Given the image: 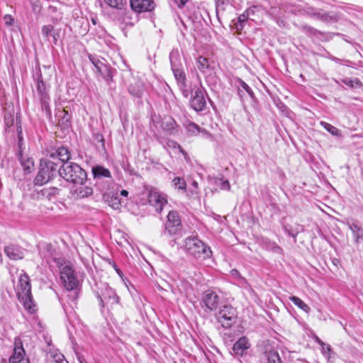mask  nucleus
Listing matches in <instances>:
<instances>
[{
	"mask_svg": "<svg viewBox=\"0 0 363 363\" xmlns=\"http://www.w3.org/2000/svg\"><path fill=\"white\" fill-rule=\"evenodd\" d=\"M107 262H108V264L111 265L113 268V269H115L116 272L120 277H122L123 273H122L121 270L118 268V267L117 266L116 262L114 261L111 260V259H107Z\"/></svg>",
	"mask_w": 363,
	"mask_h": 363,
	"instance_id": "nucleus-49",
	"label": "nucleus"
},
{
	"mask_svg": "<svg viewBox=\"0 0 363 363\" xmlns=\"http://www.w3.org/2000/svg\"><path fill=\"white\" fill-rule=\"evenodd\" d=\"M267 363H283L278 352L270 350L265 352Z\"/></svg>",
	"mask_w": 363,
	"mask_h": 363,
	"instance_id": "nucleus-34",
	"label": "nucleus"
},
{
	"mask_svg": "<svg viewBox=\"0 0 363 363\" xmlns=\"http://www.w3.org/2000/svg\"><path fill=\"white\" fill-rule=\"evenodd\" d=\"M331 60L335 62H337V63H340L341 62V60L337 58V57H331Z\"/></svg>",
	"mask_w": 363,
	"mask_h": 363,
	"instance_id": "nucleus-64",
	"label": "nucleus"
},
{
	"mask_svg": "<svg viewBox=\"0 0 363 363\" xmlns=\"http://www.w3.org/2000/svg\"><path fill=\"white\" fill-rule=\"evenodd\" d=\"M230 273L233 276H237L238 277H241L240 272L235 269H232L230 271Z\"/></svg>",
	"mask_w": 363,
	"mask_h": 363,
	"instance_id": "nucleus-60",
	"label": "nucleus"
},
{
	"mask_svg": "<svg viewBox=\"0 0 363 363\" xmlns=\"http://www.w3.org/2000/svg\"><path fill=\"white\" fill-rule=\"evenodd\" d=\"M94 139L99 143H101V146L102 150H105V141L104 136L101 134H96L94 136Z\"/></svg>",
	"mask_w": 363,
	"mask_h": 363,
	"instance_id": "nucleus-51",
	"label": "nucleus"
},
{
	"mask_svg": "<svg viewBox=\"0 0 363 363\" xmlns=\"http://www.w3.org/2000/svg\"><path fill=\"white\" fill-rule=\"evenodd\" d=\"M342 82L350 86V87H354L356 85H359L361 84V82L358 79H345L342 80Z\"/></svg>",
	"mask_w": 363,
	"mask_h": 363,
	"instance_id": "nucleus-47",
	"label": "nucleus"
},
{
	"mask_svg": "<svg viewBox=\"0 0 363 363\" xmlns=\"http://www.w3.org/2000/svg\"><path fill=\"white\" fill-rule=\"evenodd\" d=\"M147 200L150 205L155 207L157 213H161L163 207L167 204V196L153 187L148 191Z\"/></svg>",
	"mask_w": 363,
	"mask_h": 363,
	"instance_id": "nucleus-10",
	"label": "nucleus"
},
{
	"mask_svg": "<svg viewBox=\"0 0 363 363\" xmlns=\"http://www.w3.org/2000/svg\"><path fill=\"white\" fill-rule=\"evenodd\" d=\"M172 186L178 191H182L184 192L186 190V182L183 177H174L172 181Z\"/></svg>",
	"mask_w": 363,
	"mask_h": 363,
	"instance_id": "nucleus-33",
	"label": "nucleus"
},
{
	"mask_svg": "<svg viewBox=\"0 0 363 363\" xmlns=\"http://www.w3.org/2000/svg\"><path fill=\"white\" fill-rule=\"evenodd\" d=\"M182 225L179 213L177 211H170L167 216L164 228L161 233L162 237L168 238L181 233Z\"/></svg>",
	"mask_w": 363,
	"mask_h": 363,
	"instance_id": "nucleus-6",
	"label": "nucleus"
},
{
	"mask_svg": "<svg viewBox=\"0 0 363 363\" xmlns=\"http://www.w3.org/2000/svg\"><path fill=\"white\" fill-rule=\"evenodd\" d=\"M174 2L179 6H184L188 0H174Z\"/></svg>",
	"mask_w": 363,
	"mask_h": 363,
	"instance_id": "nucleus-57",
	"label": "nucleus"
},
{
	"mask_svg": "<svg viewBox=\"0 0 363 363\" xmlns=\"http://www.w3.org/2000/svg\"><path fill=\"white\" fill-rule=\"evenodd\" d=\"M169 143L172 144L174 148H177L179 150V152L183 155L185 160H189L188 153L181 147V145L174 140H169Z\"/></svg>",
	"mask_w": 363,
	"mask_h": 363,
	"instance_id": "nucleus-44",
	"label": "nucleus"
},
{
	"mask_svg": "<svg viewBox=\"0 0 363 363\" xmlns=\"http://www.w3.org/2000/svg\"><path fill=\"white\" fill-rule=\"evenodd\" d=\"M19 300L23 302V306L30 313L35 312V304L34 303L32 294H27L18 296Z\"/></svg>",
	"mask_w": 363,
	"mask_h": 363,
	"instance_id": "nucleus-27",
	"label": "nucleus"
},
{
	"mask_svg": "<svg viewBox=\"0 0 363 363\" xmlns=\"http://www.w3.org/2000/svg\"><path fill=\"white\" fill-rule=\"evenodd\" d=\"M172 72L182 94L187 98L189 96V90L186 85L187 79L183 67L172 69Z\"/></svg>",
	"mask_w": 363,
	"mask_h": 363,
	"instance_id": "nucleus-16",
	"label": "nucleus"
},
{
	"mask_svg": "<svg viewBox=\"0 0 363 363\" xmlns=\"http://www.w3.org/2000/svg\"><path fill=\"white\" fill-rule=\"evenodd\" d=\"M42 35L47 40H49V37L54 33V26L52 25H45L41 29Z\"/></svg>",
	"mask_w": 363,
	"mask_h": 363,
	"instance_id": "nucleus-42",
	"label": "nucleus"
},
{
	"mask_svg": "<svg viewBox=\"0 0 363 363\" xmlns=\"http://www.w3.org/2000/svg\"><path fill=\"white\" fill-rule=\"evenodd\" d=\"M56 363H68V362L64 359V356H59L57 359H55Z\"/></svg>",
	"mask_w": 363,
	"mask_h": 363,
	"instance_id": "nucleus-56",
	"label": "nucleus"
},
{
	"mask_svg": "<svg viewBox=\"0 0 363 363\" xmlns=\"http://www.w3.org/2000/svg\"><path fill=\"white\" fill-rule=\"evenodd\" d=\"M121 195L123 196H127L128 195V191L127 190L123 189L121 191Z\"/></svg>",
	"mask_w": 363,
	"mask_h": 363,
	"instance_id": "nucleus-63",
	"label": "nucleus"
},
{
	"mask_svg": "<svg viewBox=\"0 0 363 363\" xmlns=\"http://www.w3.org/2000/svg\"><path fill=\"white\" fill-rule=\"evenodd\" d=\"M220 183H217V184L220 186V189L229 191L230 189V185L228 180H223L220 179Z\"/></svg>",
	"mask_w": 363,
	"mask_h": 363,
	"instance_id": "nucleus-48",
	"label": "nucleus"
},
{
	"mask_svg": "<svg viewBox=\"0 0 363 363\" xmlns=\"http://www.w3.org/2000/svg\"><path fill=\"white\" fill-rule=\"evenodd\" d=\"M188 135L191 136H195L199 135L200 133H206V130L201 128L197 124L193 122H189L185 125Z\"/></svg>",
	"mask_w": 363,
	"mask_h": 363,
	"instance_id": "nucleus-31",
	"label": "nucleus"
},
{
	"mask_svg": "<svg viewBox=\"0 0 363 363\" xmlns=\"http://www.w3.org/2000/svg\"><path fill=\"white\" fill-rule=\"evenodd\" d=\"M55 250L50 243L43 244L39 248V254L40 256L46 260L47 262H50V260L55 262L57 258L55 257Z\"/></svg>",
	"mask_w": 363,
	"mask_h": 363,
	"instance_id": "nucleus-21",
	"label": "nucleus"
},
{
	"mask_svg": "<svg viewBox=\"0 0 363 363\" xmlns=\"http://www.w3.org/2000/svg\"><path fill=\"white\" fill-rule=\"evenodd\" d=\"M289 300L296 306H298L300 309L303 310L306 313H309L311 308L310 307L303 302L300 298L291 296L289 297Z\"/></svg>",
	"mask_w": 363,
	"mask_h": 363,
	"instance_id": "nucleus-35",
	"label": "nucleus"
},
{
	"mask_svg": "<svg viewBox=\"0 0 363 363\" xmlns=\"http://www.w3.org/2000/svg\"><path fill=\"white\" fill-rule=\"evenodd\" d=\"M201 305L207 313L216 311L220 307V297L214 291L208 289L202 294Z\"/></svg>",
	"mask_w": 363,
	"mask_h": 363,
	"instance_id": "nucleus-8",
	"label": "nucleus"
},
{
	"mask_svg": "<svg viewBox=\"0 0 363 363\" xmlns=\"http://www.w3.org/2000/svg\"><path fill=\"white\" fill-rule=\"evenodd\" d=\"M92 174L94 179L96 180V186H98V180H101L104 178H111V173L108 169L101 165H96L92 167Z\"/></svg>",
	"mask_w": 363,
	"mask_h": 363,
	"instance_id": "nucleus-23",
	"label": "nucleus"
},
{
	"mask_svg": "<svg viewBox=\"0 0 363 363\" xmlns=\"http://www.w3.org/2000/svg\"><path fill=\"white\" fill-rule=\"evenodd\" d=\"M153 126L156 128L160 126L162 130L169 135H174L179 130V125L176 121L170 116H164L152 120Z\"/></svg>",
	"mask_w": 363,
	"mask_h": 363,
	"instance_id": "nucleus-7",
	"label": "nucleus"
},
{
	"mask_svg": "<svg viewBox=\"0 0 363 363\" xmlns=\"http://www.w3.org/2000/svg\"><path fill=\"white\" fill-rule=\"evenodd\" d=\"M60 177L74 184H84L86 172L78 164L67 162L60 165Z\"/></svg>",
	"mask_w": 363,
	"mask_h": 363,
	"instance_id": "nucleus-4",
	"label": "nucleus"
},
{
	"mask_svg": "<svg viewBox=\"0 0 363 363\" xmlns=\"http://www.w3.org/2000/svg\"><path fill=\"white\" fill-rule=\"evenodd\" d=\"M183 248L186 253L196 259H206L211 257L213 252L211 247L196 237L185 239Z\"/></svg>",
	"mask_w": 363,
	"mask_h": 363,
	"instance_id": "nucleus-3",
	"label": "nucleus"
},
{
	"mask_svg": "<svg viewBox=\"0 0 363 363\" xmlns=\"http://www.w3.org/2000/svg\"><path fill=\"white\" fill-rule=\"evenodd\" d=\"M218 313H216V318L225 329H230L236 323L238 314L235 308L228 304H225L218 308Z\"/></svg>",
	"mask_w": 363,
	"mask_h": 363,
	"instance_id": "nucleus-5",
	"label": "nucleus"
},
{
	"mask_svg": "<svg viewBox=\"0 0 363 363\" xmlns=\"http://www.w3.org/2000/svg\"><path fill=\"white\" fill-rule=\"evenodd\" d=\"M132 10L137 13L152 11L156 4L153 0H130Z\"/></svg>",
	"mask_w": 363,
	"mask_h": 363,
	"instance_id": "nucleus-14",
	"label": "nucleus"
},
{
	"mask_svg": "<svg viewBox=\"0 0 363 363\" xmlns=\"http://www.w3.org/2000/svg\"><path fill=\"white\" fill-rule=\"evenodd\" d=\"M4 21L6 26H10L13 24L14 18L11 15L6 14L4 16Z\"/></svg>",
	"mask_w": 363,
	"mask_h": 363,
	"instance_id": "nucleus-52",
	"label": "nucleus"
},
{
	"mask_svg": "<svg viewBox=\"0 0 363 363\" xmlns=\"http://www.w3.org/2000/svg\"><path fill=\"white\" fill-rule=\"evenodd\" d=\"M4 252L9 259L13 260L21 259L24 256L23 249L15 245L6 246Z\"/></svg>",
	"mask_w": 363,
	"mask_h": 363,
	"instance_id": "nucleus-20",
	"label": "nucleus"
},
{
	"mask_svg": "<svg viewBox=\"0 0 363 363\" xmlns=\"http://www.w3.org/2000/svg\"><path fill=\"white\" fill-rule=\"evenodd\" d=\"M250 347L249 340L247 337H240L233 346V351L235 354L242 356L244 352Z\"/></svg>",
	"mask_w": 363,
	"mask_h": 363,
	"instance_id": "nucleus-22",
	"label": "nucleus"
},
{
	"mask_svg": "<svg viewBox=\"0 0 363 363\" xmlns=\"http://www.w3.org/2000/svg\"><path fill=\"white\" fill-rule=\"evenodd\" d=\"M60 279L65 289L70 291L75 290L79 284L74 269L70 266H65L62 269Z\"/></svg>",
	"mask_w": 363,
	"mask_h": 363,
	"instance_id": "nucleus-9",
	"label": "nucleus"
},
{
	"mask_svg": "<svg viewBox=\"0 0 363 363\" xmlns=\"http://www.w3.org/2000/svg\"><path fill=\"white\" fill-rule=\"evenodd\" d=\"M268 247L276 253H280L282 251L281 248L274 242H269Z\"/></svg>",
	"mask_w": 363,
	"mask_h": 363,
	"instance_id": "nucleus-50",
	"label": "nucleus"
},
{
	"mask_svg": "<svg viewBox=\"0 0 363 363\" xmlns=\"http://www.w3.org/2000/svg\"><path fill=\"white\" fill-rule=\"evenodd\" d=\"M238 88L245 90L251 99L255 98V94L252 89L241 79H238Z\"/></svg>",
	"mask_w": 363,
	"mask_h": 363,
	"instance_id": "nucleus-41",
	"label": "nucleus"
},
{
	"mask_svg": "<svg viewBox=\"0 0 363 363\" xmlns=\"http://www.w3.org/2000/svg\"><path fill=\"white\" fill-rule=\"evenodd\" d=\"M105 65H106L105 63V60L100 59V60L97 62V64L96 65V67H95L96 72L100 70L101 67H104Z\"/></svg>",
	"mask_w": 363,
	"mask_h": 363,
	"instance_id": "nucleus-55",
	"label": "nucleus"
},
{
	"mask_svg": "<svg viewBox=\"0 0 363 363\" xmlns=\"http://www.w3.org/2000/svg\"><path fill=\"white\" fill-rule=\"evenodd\" d=\"M285 232L291 237L296 238L298 233V230H295L292 229V227L289 225H286L284 226Z\"/></svg>",
	"mask_w": 363,
	"mask_h": 363,
	"instance_id": "nucleus-46",
	"label": "nucleus"
},
{
	"mask_svg": "<svg viewBox=\"0 0 363 363\" xmlns=\"http://www.w3.org/2000/svg\"><path fill=\"white\" fill-rule=\"evenodd\" d=\"M33 77L35 81L36 89L40 98H43V96H49L48 86L43 79L42 73L40 70L36 72L35 74L33 75Z\"/></svg>",
	"mask_w": 363,
	"mask_h": 363,
	"instance_id": "nucleus-19",
	"label": "nucleus"
},
{
	"mask_svg": "<svg viewBox=\"0 0 363 363\" xmlns=\"http://www.w3.org/2000/svg\"><path fill=\"white\" fill-rule=\"evenodd\" d=\"M41 6L37 4H34L33 6V10L35 13H39L40 11Z\"/></svg>",
	"mask_w": 363,
	"mask_h": 363,
	"instance_id": "nucleus-58",
	"label": "nucleus"
},
{
	"mask_svg": "<svg viewBox=\"0 0 363 363\" xmlns=\"http://www.w3.org/2000/svg\"><path fill=\"white\" fill-rule=\"evenodd\" d=\"M248 19V14L242 13L239 16L238 18V23L237 24V29L242 30L243 28V23H245Z\"/></svg>",
	"mask_w": 363,
	"mask_h": 363,
	"instance_id": "nucleus-45",
	"label": "nucleus"
},
{
	"mask_svg": "<svg viewBox=\"0 0 363 363\" xmlns=\"http://www.w3.org/2000/svg\"><path fill=\"white\" fill-rule=\"evenodd\" d=\"M206 92L202 87L195 89L190 100V106L196 112L203 111L206 108Z\"/></svg>",
	"mask_w": 363,
	"mask_h": 363,
	"instance_id": "nucleus-11",
	"label": "nucleus"
},
{
	"mask_svg": "<svg viewBox=\"0 0 363 363\" xmlns=\"http://www.w3.org/2000/svg\"><path fill=\"white\" fill-rule=\"evenodd\" d=\"M110 7L121 10L125 6L123 0H104Z\"/></svg>",
	"mask_w": 363,
	"mask_h": 363,
	"instance_id": "nucleus-40",
	"label": "nucleus"
},
{
	"mask_svg": "<svg viewBox=\"0 0 363 363\" xmlns=\"http://www.w3.org/2000/svg\"><path fill=\"white\" fill-rule=\"evenodd\" d=\"M97 72L101 74L106 82L109 83L112 80L111 67L108 65H105L104 67H101L100 70Z\"/></svg>",
	"mask_w": 363,
	"mask_h": 363,
	"instance_id": "nucleus-37",
	"label": "nucleus"
},
{
	"mask_svg": "<svg viewBox=\"0 0 363 363\" xmlns=\"http://www.w3.org/2000/svg\"><path fill=\"white\" fill-rule=\"evenodd\" d=\"M41 103V109L45 111L48 117H51V109L50 107V96L40 98Z\"/></svg>",
	"mask_w": 363,
	"mask_h": 363,
	"instance_id": "nucleus-38",
	"label": "nucleus"
},
{
	"mask_svg": "<svg viewBox=\"0 0 363 363\" xmlns=\"http://www.w3.org/2000/svg\"><path fill=\"white\" fill-rule=\"evenodd\" d=\"M60 165L58 162L52 160L48 155L40 161L38 172L33 180L35 186H43L57 175L60 176Z\"/></svg>",
	"mask_w": 363,
	"mask_h": 363,
	"instance_id": "nucleus-1",
	"label": "nucleus"
},
{
	"mask_svg": "<svg viewBox=\"0 0 363 363\" xmlns=\"http://www.w3.org/2000/svg\"><path fill=\"white\" fill-rule=\"evenodd\" d=\"M298 28L301 31L304 33L308 37L315 36L317 38H320V37H323L324 35V33L323 32L315 29V28H313L311 26L306 25V24L301 25V26H298Z\"/></svg>",
	"mask_w": 363,
	"mask_h": 363,
	"instance_id": "nucleus-30",
	"label": "nucleus"
},
{
	"mask_svg": "<svg viewBox=\"0 0 363 363\" xmlns=\"http://www.w3.org/2000/svg\"><path fill=\"white\" fill-rule=\"evenodd\" d=\"M52 160L58 162L60 165L62 164L69 162L71 158L70 152L67 147L61 146L57 149L49 151L47 155Z\"/></svg>",
	"mask_w": 363,
	"mask_h": 363,
	"instance_id": "nucleus-13",
	"label": "nucleus"
},
{
	"mask_svg": "<svg viewBox=\"0 0 363 363\" xmlns=\"http://www.w3.org/2000/svg\"><path fill=\"white\" fill-rule=\"evenodd\" d=\"M57 116L59 118V123L64 128L69 125L70 115L67 111L65 109L58 111Z\"/></svg>",
	"mask_w": 363,
	"mask_h": 363,
	"instance_id": "nucleus-32",
	"label": "nucleus"
},
{
	"mask_svg": "<svg viewBox=\"0 0 363 363\" xmlns=\"http://www.w3.org/2000/svg\"><path fill=\"white\" fill-rule=\"evenodd\" d=\"M60 189L57 187L44 188L38 193L37 199H47L50 201L60 194Z\"/></svg>",
	"mask_w": 363,
	"mask_h": 363,
	"instance_id": "nucleus-26",
	"label": "nucleus"
},
{
	"mask_svg": "<svg viewBox=\"0 0 363 363\" xmlns=\"http://www.w3.org/2000/svg\"><path fill=\"white\" fill-rule=\"evenodd\" d=\"M4 123H5V125L7 126V127H11L13 125V118L12 116H4Z\"/></svg>",
	"mask_w": 363,
	"mask_h": 363,
	"instance_id": "nucleus-53",
	"label": "nucleus"
},
{
	"mask_svg": "<svg viewBox=\"0 0 363 363\" xmlns=\"http://www.w3.org/2000/svg\"><path fill=\"white\" fill-rule=\"evenodd\" d=\"M216 13L218 15L219 12H223L225 10V7L228 4V0H215Z\"/></svg>",
	"mask_w": 363,
	"mask_h": 363,
	"instance_id": "nucleus-43",
	"label": "nucleus"
},
{
	"mask_svg": "<svg viewBox=\"0 0 363 363\" xmlns=\"http://www.w3.org/2000/svg\"><path fill=\"white\" fill-rule=\"evenodd\" d=\"M196 65L198 69L202 73H205L210 66L208 60L203 56L197 58Z\"/></svg>",
	"mask_w": 363,
	"mask_h": 363,
	"instance_id": "nucleus-36",
	"label": "nucleus"
},
{
	"mask_svg": "<svg viewBox=\"0 0 363 363\" xmlns=\"http://www.w3.org/2000/svg\"><path fill=\"white\" fill-rule=\"evenodd\" d=\"M145 91L144 82L138 79L133 78V82L128 86V92L136 98H141Z\"/></svg>",
	"mask_w": 363,
	"mask_h": 363,
	"instance_id": "nucleus-17",
	"label": "nucleus"
},
{
	"mask_svg": "<svg viewBox=\"0 0 363 363\" xmlns=\"http://www.w3.org/2000/svg\"><path fill=\"white\" fill-rule=\"evenodd\" d=\"M315 341L317 343H318L321 346L325 345V343L320 339H319L318 337H315Z\"/></svg>",
	"mask_w": 363,
	"mask_h": 363,
	"instance_id": "nucleus-61",
	"label": "nucleus"
},
{
	"mask_svg": "<svg viewBox=\"0 0 363 363\" xmlns=\"http://www.w3.org/2000/svg\"><path fill=\"white\" fill-rule=\"evenodd\" d=\"M18 284L20 290L18 292V296L31 293L30 278L27 274H23L21 275Z\"/></svg>",
	"mask_w": 363,
	"mask_h": 363,
	"instance_id": "nucleus-24",
	"label": "nucleus"
},
{
	"mask_svg": "<svg viewBox=\"0 0 363 363\" xmlns=\"http://www.w3.org/2000/svg\"><path fill=\"white\" fill-rule=\"evenodd\" d=\"M320 125L330 134L335 136H340V131L339 129L335 128V126L332 125L330 123H328L325 121H321Z\"/></svg>",
	"mask_w": 363,
	"mask_h": 363,
	"instance_id": "nucleus-39",
	"label": "nucleus"
},
{
	"mask_svg": "<svg viewBox=\"0 0 363 363\" xmlns=\"http://www.w3.org/2000/svg\"><path fill=\"white\" fill-rule=\"evenodd\" d=\"M18 158L22 166L24 173L29 174L32 172L34 167V162L32 158L26 157L23 155L22 152L19 150L18 152Z\"/></svg>",
	"mask_w": 363,
	"mask_h": 363,
	"instance_id": "nucleus-25",
	"label": "nucleus"
},
{
	"mask_svg": "<svg viewBox=\"0 0 363 363\" xmlns=\"http://www.w3.org/2000/svg\"><path fill=\"white\" fill-rule=\"evenodd\" d=\"M309 15L323 22H332L337 20V16L335 13L323 12L322 10H317V11L313 12Z\"/></svg>",
	"mask_w": 363,
	"mask_h": 363,
	"instance_id": "nucleus-28",
	"label": "nucleus"
},
{
	"mask_svg": "<svg viewBox=\"0 0 363 363\" xmlns=\"http://www.w3.org/2000/svg\"><path fill=\"white\" fill-rule=\"evenodd\" d=\"M346 224L352 231L354 242L358 245L363 242V228L360 225L359 221L356 219H351L347 220Z\"/></svg>",
	"mask_w": 363,
	"mask_h": 363,
	"instance_id": "nucleus-15",
	"label": "nucleus"
},
{
	"mask_svg": "<svg viewBox=\"0 0 363 363\" xmlns=\"http://www.w3.org/2000/svg\"><path fill=\"white\" fill-rule=\"evenodd\" d=\"M26 352L21 340L15 338L13 354L9 359V363H30L29 359L25 357Z\"/></svg>",
	"mask_w": 363,
	"mask_h": 363,
	"instance_id": "nucleus-12",
	"label": "nucleus"
},
{
	"mask_svg": "<svg viewBox=\"0 0 363 363\" xmlns=\"http://www.w3.org/2000/svg\"><path fill=\"white\" fill-rule=\"evenodd\" d=\"M51 36L52 37L53 43L55 45H57L58 41L57 38L59 37V35L54 32V33Z\"/></svg>",
	"mask_w": 363,
	"mask_h": 363,
	"instance_id": "nucleus-59",
	"label": "nucleus"
},
{
	"mask_svg": "<svg viewBox=\"0 0 363 363\" xmlns=\"http://www.w3.org/2000/svg\"><path fill=\"white\" fill-rule=\"evenodd\" d=\"M89 59L90 62L96 67L97 62L100 60V58L94 55H89Z\"/></svg>",
	"mask_w": 363,
	"mask_h": 363,
	"instance_id": "nucleus-54",
	"label": "nucleus"
},
{
	"mask_svg": "<svg viewBox=\"0 0 363 363\" xmlns=\"http://www.w3.org/2000/svg\"><path fill=\"white\" fill-rule=\"evenodd\" d=\"M169 58L172 70L183 67L178 49H173L169 53Z\"/></svg>",
	"mask_w": 363,
	"mask_h": 363,
	"instance_id": "nucleus-29",
	"label": "nucleus"
},
{
	"mask_svg": "<svg viewBox=\"0 0 363 363\" xmlns=\"http://www.w3.org/2000/svg\"><path fill=\"white\" fill-rule=\"evenodd\" d=\"M79 185V186L73 187L70 190V193L74 199H82L93 194V189L91 187L84 186V184Z\"/></svg>",
	"mask_w": 363,
	"mask_h": 363,
	"instance_id": "nucleus-18",
	"label": "nucleus"
},
{
	"mask_svg": "<svg viewBox=\"0 0 363 363\" xmlns=\"http://www.w3.org/2000/svg\"><path fill=\"white\" fill-rule=\"evenodd\" d=\"M94 294L102 314L105 313V311L109 312L120 304V297L107 283H101L98 290L94 291Z\"/></svg>",
	"mask_w": 363,
	"mask_h": 363,
	"instance_id": "nucleus-2",
	"label": "nucleus"
},
{
	"mask_svg": "<svg viewBox=\"0 0 363 363\" xmlns=\"http://www.w3.org/2000/svg\"><path fill=\"white\" fill-rule=\"evenodd\" d=\"M238 95H239L240 99L242 100L243 97H244V94H243L242 90L240 89V88H238Z\"/></svg>",
	"mask_w": 363,
	"mask_h": 363,
	"instance_id": "nucleus-62",
	"label": "nucleus"
}]
</instances>
